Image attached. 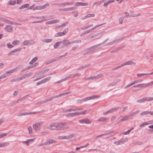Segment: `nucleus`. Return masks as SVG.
<instances>
[{
    "label": "nucleus",
    "mask_w": 153,
    "mask_h": 153,
    "mask_svg": "<svg viewBox=\"0 0 153 153\" xmlns=\"http://www.w3.org/2000/svg\"><path fill=\"white\" fill-rule=\"evenodd\" d=\"M139 111H137L135 112H133L130 114L126 116H120V118H122L120 120V121H124L130 119L132 117H133L137 114L138 112Z\"/></svg>",
    "instance_id": "nucleus-1"
},
{
    "label": "nucleus",
    "mask_w": 153,
    "mask_h": 153,
    "mask_svg": "<svg viewBox=\"0 0 153 153\" xmlns=\"http://www.w3.org/2000/svg\"><path fill=\"white\" fill-rule=\"evenodd\" d=\"M71 93V91H68V92H65V93H62L61 94H59V95H58L56 96H55V97H51L49 99H47L46 100H44L43 101H42L41 102V103H45L46 102H47L48 101H51V100H52L53 99V98H56V97H60L61 96H64V95H68V94L70 93Z\"/></svg>",
    "instance_id": "nucleus-2"
},
{
    "label": "nucleus",
    "mask_w": 153,
    "mask_h": 153,
    "mask_svg": "<svg viewBox=\"0 0 153 153\" xmlns=\"http://www.w3.org/2000/svg\"><path fill=\"white\" fill-rule=\"evenodd\" d=\"M69 126L66 123H58V130H62L68 129Z\"/></svg>",
    "instance_id": "nucleus-3"
},
{
    "label": "nucleus",
    "mask_w": 153,
    "mask_h": 153,
    "mask_svg": "<svg viewBox=\"0 0 153 153\" xmlns=\"http://www.w3.org/2000/svg\"><path fill=\"white\" fill-rule=\"evenodd\" d=\"M17 68H15L11 70L8 71L5 74H4L3 75H2L1 76H0L1 79L4 78L6 77V76H8L10 75V74L8 75L7 74H10V73H12L16 71H17Z\"/></svg>",
    "instance_id": "nucleus-4"
},
{
    "label": "nucleus",
    "mask_w": 153,
    "mask_h": 153,
    "mask_svg": "<svg viewBox=\"0 0 153 153\" xmlns=\"http://www.w3.org/2000/svg\"><path fill=\"white\" fill-rule=\"evenodd\" d=\"M132 63H133L134 65L135 64V63H133V62H132V61H131V60H130V61H128L127 62H125L122 65H121L120 66H118L116 68H115L112 69V70H116L117 69L119 68L124 65H129L130 64H131Z\"/></svg>",
    "instance_id": "nucleus-5"
},
{
    "label": "nucleus",
    "mask_w": 153,
    "mask_h": 153,
    "mask_svg": "<svg viewBox=\"0 0 153 153\" xmlns=\"http://www.w3.org/2000/svg\"><path fill=\"white\" fill-rule=\"evenodd\" d=\"M43 123V122H40L37 123L35 125H33V128L35 130H37L40 128V126Z\"/></svg>",
    "instance_id": "nucleus-6"
},
{
    "label": "nucleus",
    "mask_w": 153,
    "mask_h": 153,
    "mask_svg": "<svg viewBox=\"0 0 153 153\" xmlns=\"http://www.w3.org/2000/svg\"><path fill=\"white\" fill-rule=\"evenodd\" d=\"M58 123H54L51 124L49 126V129L52 130H58Z\"/></svg>",
    "instance_id": "nucleus-7"
},
{
    "label": "nucleus",
    "mask_w": 153,
    "mask_h": 153,
    "mask_svg": "<svg viewBox=\"0 0 153 153\" xmlns=\"http://www.w3.org/2000/svg\"><path fill=\"white\" fill-rule=\"evenodd\" d=\"M102 76L103 75L102 74H100L96 76H90L89 77L86 78L85 79V80H89L91 79H98L102 77Z\"/></svg>",
    "instance_id": "nucleus-8"
},
{
    "label": "nucleus",
    "mask_w": 153,
    "mask_h": 153,
    "mask_svg": "<svg viewBox=\"0 0 153 153\" xmlns=\"http://www.w3.org/2000/svg\"><path fill=\"white\" fill-rule=\"evenodd\" d=\"M79 115L78 112L69 113L66 114L65 116L67 117H72L75 116Z\"/></svg>",
    "instance_id": "nucleus-9"
},
{
    "label": "nucleus",
    "mask_w": 153,
    "mask_h": 153,
    "mask_svg": "<svg viewBox=\"0 0 153 153\" xmlns=\"http://www.w3.org/2000/svg\"><path fill=\"white\" fill-rule=\"evenodd\" d=\"M100 97V96L98 95H93L90 97H87L85 98L84 100H83V101H86L88 100L98 98Z\"/></svg>",
    "instance_id": "nucleus-10"
},
{
    "label": "nucleus",
    "mask_w": 153,
    "mask_h": 153,
    "mask_svg": "<svg viewBox=\"0 0 153 153\" xmlns=\"http://www.w3.org/2000/svg\"><path fill=\"white\" fill-rule=\"evenodd\" d=\"M79 122L81 123H85L86 124L91 123V121L87 119H84L79 120Z\"/></svg>",
    "instance_id": "nucleus-11"
},
{
    "label": "nucleus",
    "mask_w": 153,
    "mask_h": 153,
    "mask_svg": "<svg viewBox=\"0 0 153 153\" xmlns=\"http://www.w3.org/2000/svg\"><path fill=\"white\" fill-rule=\"evenodd\" d=\"M62 44L65 46H67L71 44V42H70L68 40H64L62 42Z\"/></svg>",
    "instance_id": "nucleus-12"
},
{
    "label": "nucleus",
    "mask_w": 153,
    "mask_h": 153,
    "mask_svg": "<svg viewBox=\"0 0 153 153\" xmlns=\"http://www.w3.org/2000/svg\"><path fill=\"white\" fill-rule=\"evenodd\" d=\"M75 9V7H72L67 8H63L62 10H60L63 11H68L74 10Z\"/></svg>",
    "instance_id": "nucleus-13"
},
{
    "label": "nucleus",
    "mask_w": 153,
    "mask_h": 153,
    "mask_svg": "<svg viewBox=\"0 0 153 153\" xmlns=\"http://www.w3.org/2000/svg\"><path fill=\"white\" fill-rule=\"evenodd\" d=\"M25 97H23L22 98H21L16 101H15L14 102H13L10 105V106L11 107H12L14 105H15L16 104L19 102H21L23 100H24Z\"/></svg>",
    "instance_id": "nucleus-14"
},
{
    "label": "nucleus",
    "mask_w": 153,
    "mask_h": 153,
    "mask_svg": "<svg viewBox=\"0 0 153 153\" xmlns=\"http://www.w3.org/2000/svg\"><path fill=\"white\" fill-rule=\"evenodd\" d=\"M103 25V24H100L99 25H97L95 26L94 27L91 28V29L89 30H88L86 31L85 32V34H87L88 33L90 32H91L92 30H94L95 29H96V28L98 27H99L100 26H101Z\"/></svg>",
    "instance_id": "nucleus-15"
},
{
    "label": "nucleus",
    "mask_w": 153,
    "mask_h": 153,
    "mask_svg": "<svg viewBox=\"0 0 153 153\" xmlns=\"http://www.w3.org/2000/svg\"><path fill=\"white\" fill-rule=\"evenodd\" d=\"M56 141L53 139H50L45 142L46 145H50L53 143H55Z\"/></svg>",
    "instance_id": "nucleus-16"
},
{
    "label": "nucleus",
    "mask_w": 153,
    "mask_h": 153,
    "mask_svg": "<svg viewBox=\"0 0 153 153\" xmlns=\"http://www.w3.org/2000/svg\"><path fill=\"white\" fill-rule=\"evenodd\" d=\"M40 72H39L37 74H36L35 75V76H34V77L36 76L37 77H38V78L34 80V81L37 80H38L44 77V76L43 77L42 76L43 75V74L42 73L40 74Z\"/></svg>",
    "instance_id": "nucleus-17"
},
{
    "label": "nucleus",
    "mask_w": 153,
    "mask_h": 153,
    "mask_svg": "<svg viewBox=\"0 0 153 153\" xmlns=\"http://www.w3.org/2000/svg\"><path fill=\"white\" fill-rule=\"evenodd\" d=\"M60 21V20H51L49 21H48L46 23V24H52L55 23H56L57 22H59Z\"/></svg>",
    "instance_id": "nucleus-18"
},
{
    "label": "nucleus",
    "mask_w": 153,
    "mask_h": 153,
    "mask_svg": "<svg viewBox=\"0 0 153 153\" xmlns=\"http://www.w3.org/2000/svg\"><path fill=\"white\" fill-rule=\"evenodd\" d=\"M88 4V3H83L81 2H76L75 4V5L76 6L81 5V6H87Z\"/></svg>",
    "instance_id": "nucleus-19"
},
{
    "label": "nucleus",
    "mask_w": 153,
    "mask_h": 153,
    "mask_svg": "<svg viewBox=\"0 0 153 153\" xmlns=\"http://www.w3.org/2000/svg\"><path fill=\"white\" fill-rule=\"evenodd\" d=\"M5 29L7 31L11 32L13 28L11 26L8 25L6 26L5 28Z\"/></svg>",
    "instance_id": "nucleus-20"
},
{
    "label": "nucleus",
    "mask_w": 153,
    "mask_h": 153,
    "mask_svg": "<svg viewBox=\"0 0 153 153\" xmlns=\"http://www.w3.org/2000/svg\"><path fill=\"white\" fill-rule=\"evenodd\" d=\"M91 111V110L88 109L82 112H78L79 115L81 114H85L89 113Z\"/></svg>",
    "instance_id": "nucleus-21"
},
{
    "label": "nucleus",
    "mask_w": 153,
    "mask_h": 153,
    "mask_svg": "<svg viewBox=\"0 0 153 153\" xmlns=\"http://www.w3.org/2000/svg\"><path fill=\"white\" fill-rule=\"evenodd\" d=\"M73 2H67L66 3H61L60 4H57L59 5V6H61L62 5H72L73 4Z\"/></svg>",
    "instance_id": "nucleus-22"
},
{
    "label": "nucleus",
    "mask_w": 153,
    "mask_h": 153,
    "mask_svg": "<svg viewBox=\"0 0 153 153\" xmlns=\"http://www.w3.org/2000/svg\"><path fill=\"white\" fill-rule=\"evenodd\" d=\"M153 74V72L149 74H138L137 76L138 77H140L146 75H151Z\"/></svg>",
    "instance_id": "nucleus-23"
},
{
    "label": "nucleus",
    "mask_w": 153,
    "mask_h": 153,
    "mask_svg": "<svg viewBox=\"0 0 153 153\" xmlns=\"http://www.w3.org/2000/svg\"><path fill=\"white\" fill-rule=\"evenodd\" d=\"M128 140V139L126 137L122 138L120 140L121 144L125 143L126 142H127Z\"/></svg>",
    "instance_id": "nucleus-24"
},
{
    "label": "nucleus",
    "mask_w": 153,
    "mask_h": 153,
    "mask_svg": "<svg viewBox=\"0 0 153 153\" xmlns=\"http://www.w3.org/2000/svg\"><path fill=\"white\" fill-rule=\"evenodd\" d=\"M9 143L7 142L0 143V148L4 147L7 146L9 145Z\"/></svg>",
    "instance_id": "nucleus-25"
},
{
    "label": "nucleus",
    "mask_w": 153,
    "mask_h": 153,
    "mask_svg": "<svg viewBox=\"0 0 153 153\" xmlns=\"http://www.w3.org/2000/svg\"><path fill=\"white\" fill-rule=\"evenodd\" d=\"M29 6V5L28 4H24L23 5H22V6H20L19 7V9H22L23 8H27V7H28Z\"/></svg>",
    "instance_id": "nucleus-26"
},
{
    "label": "nucleus",
    "mask_w": 153,
    "mask_h": 153,
    "mask_svg": "<svg viewBox=\"0 0 153 153\" xmlns=\"http://www.w3.org/2000/svg\"><path fill=\"white\" fill-rule=\"evenodd\" d=\"M113 131H111L110 132H109L107 133L101 134V135H100L97 136L96 138H97L99 137H100L102 136L106 135H108L112 133L113 132Z\"/></svg>",
    "instance_id": "nucleus-27"
},
{
    "label": "nucleus",
    "mask_w": 153,
    "mask_h": 153,
    "mask_svg": "<svg viewBox=\"0 0 153 153\" xmlns=\"http://www.w3.org/2000/svg\"><path fill=\"white\" fill-rule=\"evenodd\" d=\"M35 139V138H34L33 139H30L28 140L25 141H22V143H25L27 144V145H28L29 143L31 141H33Z\"/></svg>",
    "instance_id": "nucleus-28"
},
{
    "label": "nucleus",
    "mask_w": 153,
    "mask_h": 153,
    "mask_svg": "<svg viewBox=\"0 0 153 153\" xmlns=\"http://www.w3.org/2000/svg\"><path fill=\"white\" fill-rule=\"evenodd\" d=\"M38 59L37 57H35L29 62L30 64H32L35 62Z\"/></svg>",
    "instance_id": "nucleus-29"
},
{
    "label": "nucleus",
    "mask_w": 153,
    "mask_h": 153,
    "mask_svg": "<svg viewBox=\"0 0 153 153\" xmlns=\"http://www.w3.org/2000/svg\"><path fill=\"white\" fill-rule=\"evenodd\" d=\"M114 1V0H109L108 1L105 2L104 3L103 6L104 7H107L108 4L110 2H112Z\"/></svg>",
    "instance_id": "nucleus-30"
},
{
    "label": "nucleus",
    "mask_w": 153,
    "mask_h": 153,
    "mask_svg": "<svg viewBox=\"0 0 153 153\" xmlns=\"http://www.w3.org/2000/svg\"><path fill=\"white\" fill-rule=\"evenodd\" d=\"M103 2V1H100L94 2V3H93V6H94L95 5H99L101 3H102Z\"/></svg>",
    "instance_id": "nucleus-31"
},
{
    "label": "nucleus",
    "mask_w": 153,
    "mask_h": 153,
    "mask_svg": "<svg viewBox=\"0 0 153 153\" xmlns=\"http://www.w3.org/2000/svg\"><path fill=\"white\" fill-rule=\"evenodd\" d=\"M38 113V112H30V113H29V112H26V113H22V115H28L31 114H35L37 113Z\"/></svg>",
    "instance_id": "nucleus-32"
},
{
    "label": "nucleus",
    "mask_w": 153,
    "mask_h": 153,
    "mask_svg": "<svg viewBox=\"0 0 153 153\" xmlns=\"http://www.w3.org/2000/svg\"><path fill=\"white\" fill-rule=\"evenodd\" d=\"M75 136L74 134H72L69 136H66V139L69 140Z\"/></svg>",
    "instance_id": "nucleus-33"
},
{
    "label": "nucleus",
    "mask_w": 153,
    "mask_h": 153,
    "mask_svg": "<svg viewBox=\"0 0 153 153\" xmlns=\"http://www.w3.org/2000/svg\"><path fill=\"white\" fill-rule=\"evenodd\" d=\"M150 111H143V112H141L140 114L142 116V115H146V114H150Z\"/></svg>",
    "instance_id": "nucleus-34"
},
{
    "label": "nucleus",
    "mask_w": 153,
    "mask_h": 153,
    "mask_svg": "<svg viewBox=\"0 0 153 153\" xmlns=\"http://www.w3.org/2000/svg\"><path fill=\"white\" fill-rule=\"evenodd\" d=\"M107 118H105L103 117H102L100 118L99 120V121L100 122H103L106 121L107 120Z\"/></svg>",
    "instance_id": "nucleus-35"
},
{
    "label": "nucleus",
    "mask_w": 153,
    "mask_h": 153,
    "mask_svg": "<svg viewBox=\"0 0 153 153\" xmlns=\"http://www.w3.org/2000/svg\"><path fill=\"white\" fill-rule=\"evenodd\" d=\"M51 78V77H49L45 78L42 80L43 81L42 82H43V83H45L47 81L49 80Z\"/></svg>",
    "instance_id": "nucleus-36"
},
{
    "label": "nucleus",
    "mask_w": 153,
    "mask_h": 153,
    "mask_svg": "<svg viewBox=\"0 0 153 153\" xmlns=\"http://www.w3.org/2000/svg\"><path fill=\"white\" fill-rule=\"evenodd\" d=\"M62 43V42H58L55 44L54 45L55 48H57L58 46Z\"/></svg>",
    "instance_id": "nucleus-37"
},
{
    "label": "nucleus",
    "mask_w": 153,
    "mask_h": 153,
    "mask_svg": "<svg viewBox=\"0 0 153 153\" xmlns=\"http://www.w3.org/2000/svg\"><path fill=\"white\" fill-rule=\"evenodd\" d=\"M16 3V1H10L8 3V4L9 5H14Z\"/></svg>",
    "instance_id": "nucleus-38"
},
{
    "label": "nucleus",
    "mask_w": 153,
    "mask_h": 153,
    "mask_svg": "<svg viewBox=\"0 0 153 153\" xmlns=\"http://www.w3.org/2000/svg\"><path fill=\"white\" fill-rule=\"evenodd\" d=\"M52 41L51 39H44L43 40L42 42H49Z\"/></svg>",
    "instance_id": "nucleus-39"
},
{
    "label": "nucleus",
    "mask_w": 153,
    "mask_h": 153,
    "mask_svg": "<svg viewBox=\"0 0 153 153\" xmlns=\"http://www.w3.org/2000/svg\"><path fill=\"white\" fill-rule=\"evenodd\" d=\"M95 16L94 14H88L86 16H85V18H89L91 17H94Z\"/></svg>",
    "instance_id": "nucleus-40"
},
{
    "label": "nucleus",
    "mask_w": 153,
    "mask_h": 153,
    "mask_svg": "<svg viewBox=\"0 0 153 153\" xmlns=\"http://www.w3.org/2000/svg\"><path fill=\"white\" fill-rule=\"evenodd\" d=\"M22 44L23 45H29L27 40H25L22 43Z\"/></svg>",
    "instance_id": "nucleus-41"
},
{
    "label": "nucleus",
    "mask_w": 153,
    "mask_h": 153,
    "mask_svg": "<svg viewBox=\"0 0 153 153\" xmlns=\"http://www.w3.org/2000/svg\"><path fill=\"white\" fill-rule=\"evenodd\" d=\"M63 35L62 34V32H60L58 33H57L55 35V36L56 37L59 36H63Z\"/></svg>",
    "instance_id": "nucleus-42"
},
{
    "label": "nucleus",
    "mask_w": 153,
    "mask_h": 153,
    "mask_svg": "<svg viewBox=\"0 0 153 153\" xmlns=\"http://www.w3.org/2000/svg\"><path fill=\"white\" fill-rule=\"evenodd\" d=\"M41 6H37L33 9V10H42Z\"/></svg>",
    "instance_id": "nucleus-43"
},
{
    "label": "nucleus",
    "mask_w": 153,
    "mask_h": 153,
    "mask_svg": "<svg viewBox=\"0 0 153 153\" xmlns=\"http://www.w3.org/2000/svg\"><path fill=\"white\" fill-rule=\"evenodd\" d=\"M49 68L46 69L45 70H44L42 71H40V74L42 73L44 74L47 72L49 71Z\"/></svg>",
    "instance_id": "nucleus-44"
},
{
    "label": "nucleus",
    "mask_w": 153,
    "mask_h": 153,
    "mask_svg": "<svg viewBox=\"0 0 153 153\" xmlns=\"http://www.w3.org/2000/svg\"><path fill=\"white\" fill-rule=\"evenodd\" d=\"M21 49V48H19L17 49H14L12 51V52H13V53H16L18 51H20Z\"/></svg>",
    "instance_id": "nucleus-45"
},
{
    "label": "nucleus",
    "mask_w": 153,
    "mask_h": 153,
    "mask_svg": "<svg viewBox=\"0 0 153 153\" xmlns=\"http://www.w3.org/2000/svg\"><path fill=\"white\" fill-rule=\"evenodd\" d=\"M89 65H85L84 66L80 67L78 68L77 69V70H82V69H83V68H86L88 67Z\"/></svg>",
    "instance_id": "nucleus-46"
},
{
    "label": "nucleus",
    "mask_w": 153,
    "mask_h": 153,
    "mask_svg": "<svg viewBox=\"0 0 153 153\" xmlns=\"http://www.w3.org/2000/svg\"><path fill=\"white\" fill-rule=\"evenodd\" d=\"M68 28H66L64 30L63 32H62V34L63 35H65L68 32Z\"/></svg>",
    "instance_id": "nucleus-47"
},
{
    "label": "nucleus",
    "mask_w": 153,
    "mask_h": 153,
    "mask_svg": "<svg viewBox=\"0 0 153 153\" xmlns=\"http://www.w3.org/2000/svg\"><path fill=\"white\" fill-rule=\"evenodd\" d=\"M143 81L142 79H140V80H136L134 81V82H133V84H135L139 82H141Z\"/></svg>",
    "instance_id": "nucleus-48"
},
{
    "label": "nucleus",
    "mask_w": 153,
    "mask_h": 153,
    "mask_svg": "<svg viewBox=\"0 0 153 153\" xmlns=\"http://www.w3.org/2000/svg\"><path fill=\"white\" fill-rule=\"evenodd\" d=\"M49 4L48 3H47L43 5L42 6V9H44L45 8H46L47 7H48L49 6Z\"/></svg>",
    "instance_id": "nucleus-49"
},
{
    "label": "nucleus",
    "mask_w": 153,
    "mask_h": 153,
    "mask_svg": "<svg viewBox=\"0 0 153 153\" xmlns=\"http://www.w3.org/2000/svg\"><path fill=\"white\" fill-rule=\"evenodd\" d=\"M20 42V41L19 40H14L12 42V44L13 45H16L18 44H19Z\"/></svg>",
    "instance_id": "nucleus-50"
},
{
    "label": "nucleus",
    "mask_w": 153,
    "mask_h": 153,
    "mask_svg": "<svg viewBox=\"0 0 153 153\" xmlns=\"http://www.w3.org/2000/svg\"><path fill=\"white\" fill-rule=\"evenodd\" d=\"M28 42V45H30L32 44H33L35 43V41L33 40H27Z\"/></svg>",
    "instance_id": "nucleus-51"
},
{
    "label": "nucleus",
    "mask_w": 153,
    "mask_h": 153,
    "mask_svg": "<svg viewBox=\"0 0 153 153\" xmlns=\"http://www.w3.org/2000/svg\"><path fill=\"white\" fill-rule=\"evenodd\" d=\"M56 60V59L50 60L49 61L46 62L45 64L46 65H48V64H49L54 61H55Z\"/></svg>",
    "instance_id": "nucleus-52"
},
{
    "label": "nucleus",
    "mask_w": 153,
    "mask_h": 153,
    "mask_svg": "<svg viewBox=\"0 0 153 153\" xmlns=\"http://www.w3.org/2000/svg\"><path fill=\"white\" fill-rule=\"evenodd\" d=\"M120 108V107H115L111 109L112 112L115 111Z\"/></svg>",
    "instance_id": "nucleus-53"
},
{
    "label": "nucleus",
    "mask_w": 153,
    "mask_h": 153,
    "mask_svg": "<svg viewBox=\"0 0 153 153\" xmlns=\"http://www.w3.org/2000/svg\"><path fill=\"white\" fill-rule=\"evenodd\" d=\"M133 85L134 84H133V82H132L131 83L129 84L128 85H126L125 86V87L124 88L125 89L127 88H129V87H130L131 86Z\"/></svg>",
    "instance_id": "nucleus-54"
},
{
    "label": "nucleus",
    "mask_w": 153,
    "mask_h": 153,
    "mask_svg": "<svg viewBox=\"0 0 153 153\" xmlns=\"http://www.w3.org/2000/svg\"><path fill=\"white\" fill-rule=\"evenodd\" d=\"M32 74H33L32 72H30V73H28L27 74H25V78H26L27 77H28L30 76Z\"/></svg>",
    "instance_id": "nucleus-55"
},
{
    "label": "nucleus",
    "mask_w": 153,
    "mask_h": 153,
    "mask_svg": "<svg viewBox=\"0 0 153 153\" xmlns=\"http://www.w3.org/2000/svg\"><path fill=\"white\" fill-rule=\"evenodd\" d=\"M5 21L6 22H7L9 24H10L11 25H13V24H14V23L13 22H12L10 20L7 19H6L5 20Z\"/></svg>",
    "instance_id": "nucleus-56"
},
{
    "label": "nucleus",
    "mask_w": 153,
    "mask_h": 153,
    "mask_svg": "<svg viewBox=\"0 0 153 153\" xmlns=\"http://www.w3.org/2000/svg\"><path fill=\"white\" fill-rule=\"evenodd\" d=\"M124 17H120L119 19V22L120 24H122Z\"/></svg>",
    "instance_id": "nucleus-57"
},
{
    "label": "nucleus",
    "mask_w": 153,
    "mask_h": 153,
    "mask_svg": "<svg viewBox=\"0 0 153 153\" xmlns=\"http://www.w3.org/2000/svg\"><path fill=\"white\" fill-rule=\"evenodd\" d=\"M7 134L6 133H0V138L3 137L4 136H6Z\"/></svg>",
    "instance_id": "nucleus-58"
},
{
    "label": "nucleus",
    "mask_w": 153,
    "mask_h": 153,
    "mask_svg": "<svg viewBox=\"0 0 153 153\" xmlns=\"http://www.w3.org/2000/svg\"><path fill=\"white\" fill-rule=\"evenodd\" d=\"M70 77H71V76L67 77H65V78H64L63 79H62L60 81H59L57 82H62V81H65L67 80L69 78H70Z\"/></svg>",
    "instance_id": "nucleus-59"
},
{
    "label": "nucleus",
    "mask_w": 153,
    "mask_h": 153,
    "mask_svg": "<svg viewBox=\"0 0 153 153\" xmlns=\"http://www.w3.org/2000/svg\"><path fill=\"white\" fill-rule=\"evenodd\" d=\"M58 139H66V137L63 136H59L58 137Z\"/></svg>",
    "instance_id": "nucleus-60"
},
{
    "label": "nucleus",
    "mask_w": 153,
    "mask_h": 153,
    "mask_svg": "<svg viewBox=\"0 0 153 153\" xmlns=\"http://www.w3.org/2000/svg\"><path fill=\"white\" fill-rule=\"evenodd\" d=\"M137 102H138L141 103L144 102L143 98L141 99H138L137 100Z\"/></svg>",
    "instance_id": "nucleus-61"
},
{
    "label": "nucleus",
    "mask_w": 153,
    "mask_h": 153,
    "mask_svg": "<svg viewBox=\"0 0 153 153\" xmlns=\"http://www.w3.org/2000/svg\"><path fill=\"white\" fill-rule=\"evenodd\" d=\"M149 124L147 122H145L142 123L140 125V126H144V125H147Z\"/></svg>",
    "instance_id": "nucleus-62"
},
{
    "label": "nucleus",
    "mask_w": 153,
    "mask_h": 153,
    "mask_svg": "<svg viewBox=\"0 0 153 153\" xmlns=\"http://www.w3.org/2000/svg\"><path fill=\"white\" fill-rule=\"evenodd\" d=\"M73 14L74 16L76 17L78 16V13L77 11H74L73 12Z\"/></svg>",
    "instance_id": "nucleus-63"
},
{
    "label": "nucleus",
    "mask_w": 153,
    "mask_h": 153,
    "mask_svg": "<svg viewBox=\"0 0 153 153\" xmlns=\"http://www.w3.org/2000/svg\"><path fill=\"white\" fill-rule=\"evenodd\" d=\"M28 129L29 131V134H31V132H32V127L30 126H29L28 127Z\"/></svg>",
    "instance_id": "nucleus-64"
}]
</instances>
